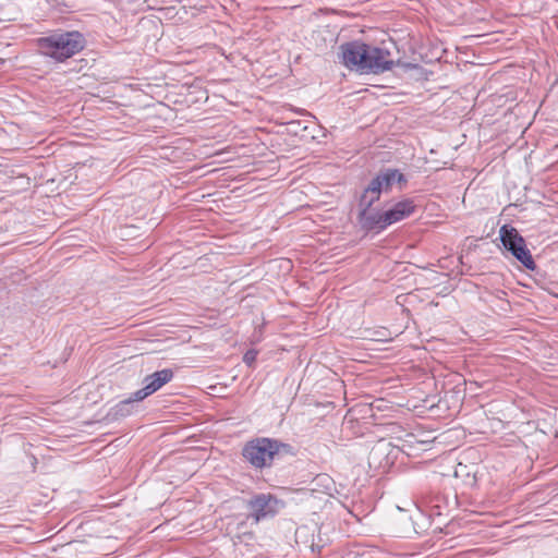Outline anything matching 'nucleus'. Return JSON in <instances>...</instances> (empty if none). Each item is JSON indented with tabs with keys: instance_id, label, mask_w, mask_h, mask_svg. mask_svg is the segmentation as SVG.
Masks as SVG:
<instances>
[{
	"instance_id": "dca6fc26",
	"label": "nucleus",
	"mask_w": 558,
	"mask_h": 558,
	"mask_svg": "<svg viewBox=\"0 0 558 558\" xmlns=\"http://www.w3.org/2000/svg\"><path fill=\"white\" fill-rule=\"evenodd\" d=\"M302 532H303V530H298V531H296V535H298V537L301 535V533H302Z\"/></svg>"
},
{
	"instance_id": "f8f14e48",
	"label": "nucleus",
	"mask_w": 558,
	"mask_h": 558,
	"mask_svg": "<svg viewBox=\"0 0 558 558\" xmlns=\"http://www.w3.org/2000/svg\"><path fill=\"white\" fill-rule=\"evenodd\" d=\"M381 190L372 179L368 185L364 189L362 195L360 196L357 206L361 208H372V206L380 199Z\"/></svg>"
},
{
	"instance_id": "39448f33",
	"label": "nucleus",
	"mask_w": 558,
	"mask_h": 558,
	"mask_svg": "<svg viewBox=\"0 0 558 558\" xmlns=\"http://www.w3.org/2000/svg\"><path fill=\"white\" fill-rule=\"evenodd\" d=\"M284 507V501L277 498L270 493H262L254 495L247 501L250 513L247 519H252L254 523L271 519Z\"/></svg>"
},
{
	"instance_id": "1a4fd4ad",
	"label": "nucleus",
	"mask_w": 558,
	"mask_h": 558,
	"mask_svg": "<svg viewBox=\"0 0 558 558\" xmlns=\"http://www.w3.org/2000/svg\"><path fill=\"white\" fill-rule=\"evenodd\" d=\"M392 450L393 448L391 442L386 440L377 441L368 453L369 465L378 469L388 468L392 463V460L390 459Z\"/></svg>"
},
{
	"instance_id": "f257e3e1",
	"label": "nucleus",
	"mask_w": 558,
	"mask_h": 558,
	"mask_svg": "<svg viewBox=\"0 0 558 558\" xmlns=\"http://www.w3.org/2000/svg\"><path fill=\"white\" fill-rule=\"evenodd\" d=\"M339 58L345 68L362 74H381L390 71L395 65L389 50L362 40L340 45Z\"/></svg>"
},
{
	"instance_id": "2eb2a0df",
	"label": "nucleus",
	"mask_w": 558,
	"mask_h": 558,
	"mask_svg": "<svg viewBox=\"0 0 558 558\" xmlns=\"http://www.w3.org/2000/svg\"><path fill=\"white\" fill-rule=\"evenodd\" d=\"M323 547H324V545L316 543L314 538L312 539V542L310 544L311 550L316 554H320V550Z\"/></svg>"
},
{
	"instance_id": "4468645a",
	"label": "nucleus",
	"mask_w": 558,
	"mask_h": 558,
	"mask_svg": "<svg viewBox=\"0 0 558 558\" xmlns=\"http://www.w3.org/2000/svg\"><path fill=\"white\" fill-rule=\"evenodd\" d=\"M256 356H257V351L248 350L245 352V354L243 356V362L247 365H252L255 362Z\"/></svg>"
},
{
	"instance_id": "6e6552de",
	"label": "nucleus",
	"mask_w": 558,
	"mask_h": 558,
	"mask_svg": "<svg viewBox=\"0 0 558 558\" xmlns=\"http://www.w3.org/2000/svg\"><path fill=\"white\" fill-rule=\"evenodd\" d=\"M374 182L378 185L383 193H388L392 186L398 183L400 187L407 184L408 180L400 170L395 168H384L374 178Z\"/></svg>"
},
{
	"instance_id": "f03ea898",
	"label": "nucleus",
	"mask_w": 558,
	"mask_h": 558,
	"mask_svg": "<svg viewBox=\"0 0 558 558\" xmlns=\"http://www.w3.org/2000/svg\"><path fill=\"white\" fill-rule=\"evenodd\" d=\"M39 52L58 63H63L84 50L86 37L78 31L57 29L36 39Z\"/></svg>"
},
{
	"instance_id": "ddd939ff",
	"label": "nucleus",
	"mask_w": 558,
	"mask_h": 558,
	"mask_svg": "<svg viewBox=\"0 0 558 558\" xmlns=\"http://www.w3.org/2000/svg\"><path fill=\"white\" fill-rule=\"evenodd\" d=\"M254 534L252 532L243 533V534H236L232 537L233 544L238 545L242 543L244 539H253Z\"/></svg>"
},
{
	"instance_id": "423d86ee",
	"label": "nucleus",
	"mask_w": 558,
	"mask_h": 558,
	"mask_svg": "<svg viewBox=\"0 0 558 558\" xmlns=\"http://www.w3.org/2000/svg\"><path fill=\"white\" fill-rule=\"evenodd\" d=\"M386 216L385 211L361 208L357 213V222L363 231L379 233L390 226Z\"/></svg>"
},
{
	"instance_id": "7ed1b4c3",
	"label": "nucleus",
	"mask_w": 558,
	"mask_h": 558,
	"mask_svg": "<svg viewBox=\"0 0 558 558\" xmlns=\"http://www.w3.org/2000/svg\"><path fill=\"white\" fill-rule=\"evenodd\" d=\"M294 454V448L290 444L268 437L250 440L242 449V456L255 469L270 468L276 459Z\"/></svg>"
},
{
	"instance_id": "9d476101",
	"label": "nucleus",
	"mask_w": 558,
	"mask_h": 558,
	"mask_svg": "<svg viewBox=\"0 0 558 558\" xmlns=\"http://www.w3.org/2000/svg\"><path fill=\"white\" fill-rule=\"evenodd\" d=\"M143 400L144 399L135 398V392H133L129 398L121 400L116 405H113L109 410L108 416L114 421L128 417L137 411V403Z\"/></svg>"
},
{
	"instance_id": "20e7f679",
	"label": "nucleus",
	"mask_w": 558,
	"mask_h": 558,
	"mask_svg": "<svg viewBox=\"0 0 558 558\" xmlns=\"http://www.w3.org/2000/svg\"><path fill=\"white\" fill-rule=\"evenodd\" d=\"M499 238L505 250L508 251L526 269H536L537 266L526 246V242L515 228L504 225L499 230Z\"/></svg>"
},
{
	"instance_id": "9b49d317",
	"label": "nucleus",
	"mask_w": 558,
	"mask_h": 558,
	"mask_svg": "<svg viewBox=\"0 0 558 558\" xmlns=\"http://www.w3.org/2000/svg\"><path fill=\"white\" fill-rule=\"evenodd\" d=\"M415 210L414 202L411 198H404L396 203L391 208L385 210L386 218L389 220L388 223L393 225L408 217H410Z\"/></svg>"
},
{
	"instance_id": "0eeeda50",
	"label": "nucleus",
	"mask_w": 558,
	"mask_h": 558,
	"mask_svg": "<svg viewBox=\"0 0 558 558\" xmlns=\"http://www.w3.org/2000/svg\"><path fill=\"white\" fill-rule=\"evenodd\" d=\"M173 376L174 373L171 368H163L145 376L143 379L144 387L135 391V398L146 399L161 387H163L166 384L170 383Z\"/></svg>"
}]
</instances>
